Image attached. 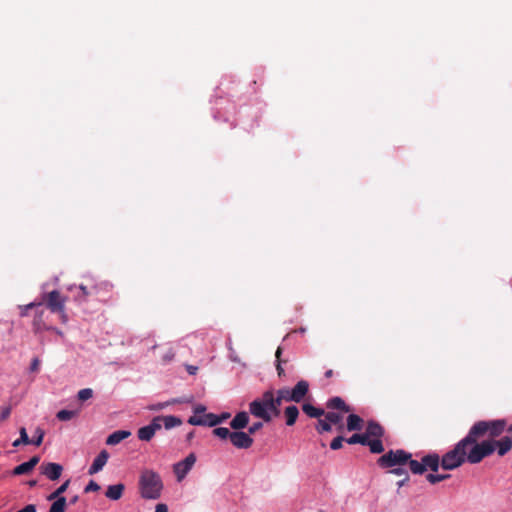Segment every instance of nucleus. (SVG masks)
<instances>
[{
    "instance_id": "nucleus-1",
    "label": "nucleus",
    "mask_w": 512,
    "mask_h": 512,
    "mask_svg": "<svg viewBox=\"0 0 512 512\" xmlns=\"http://www.w3.org/2000/svg\"><path fill=\"white\" fill-rule=\"evenodd\" d=\"M504 419L480 420L475 422L469 429L467 435L461 439L452 450L448 451L441 458V467L444 470H454L465 462L469 464L480 463L479 455L475 450L476 440H480L488 434L490 437H499L506 429Z\"/></svg>"
},
{
    "instance_id": "nucleus-2",
    "label": "nucleus",
    "mask_w": 512,
    "mask_h": 512,
    "mask_svg": "<svg viewBox=\"0 0 512 512\" xmlns=\"http://www.w3.org/2000/svg\"><path fill=\"white\" fill-rule=\"evenodd\" d=\"M281 401H278L273 390H267L262 394V397L255 399L249 405L250 413L262 419L265 422H270L272 417L280 415Z\"/></svg>"
},
{
    "instance_id": "nucleus-3",
    "label": "nucleus",
    "mask_w": 512,
    "mask_h": 512,
    "mask_svg": "<svg viewBox=\"0 0 512 512\" xmlns=\"http://www.w3.org/2000/svg\"><path fill=\"white\" fill-rule=\"evenodd\" d=\"M489 438L486 440H476L475 450L476 455H479L480 462L486 457L491 456L496 450L499 456L506 455L512 449V439L509 436H504L499 440H496L486 434Z\"/></svg>"
},
{
    "instance_id": "nucleus-4",
    "label": "nucleus",
    "mask_w": 512,
    "mask_h": 512,
    "mask_svg": "<svg viewBox=\"0 0 512 512\" xmlns=\"http://www.w3.org/2000/svg\"><path fill=\"white\" fill-rule=\"evenodd\" d=\"M163 488L162 480L153 470H144L139 479V490L144 499H158Z\"/></svg>"
},
{
    "instance_id": "nucleus-5",
    "label": "nucleus",
    "mask_w": 512,
    "mask_h": 512,
    "mask_svg": "<svg viewBox=\"0 0 512 512\" xmlns=\"http://www.w3.org/2000/svg\"><path fill=\"white\" fill-rule=\"evenodd\" d=\"M67 298L62 296L58 290H53L48 293H44L41 297V301L36 303L32 302L26 306V309H30L42 304H46L47 308L52 313H59L63 321L66 320L65 314V303Z\"/></svg>"
},
{
    "instance_id": "nucleus-6",
    "label": "nucleus",
    "mask_w": 512,
    "mask_h": 512,
    "mask_svg": "<svg viewBox=\"0 0 512 512\" xmlns=\"http://www.w3.org/2000/svg\"><path fill=\"white\" fill-rule=\"evenodd\" d=\"M411 454L402 450H390L378 458L377 464L381 468H393L397 465H404L410 460Z\"/></svg>"
},
{
    "instance_id": "nucleus-7",
    "label": "nucleus",
    "mask_w": 512,
    "mask_h": 512,
    "mask_svg": "<svg viewBox=\"0 0 512 512\" xmlns=\"http://www.w3.org/2000/svg\"><path fill=\"white\" fill-rule=\"evenodd\" d=\"M69 485L70 479H67L61 486H59L47 497V500L49 501L54 500L48 512H65L67 502L66 498L62 496V494L68 489Z\"/></svg>"
},
{
    "instance_id": "nucleus-8",
    "label": "nucleus",
    "mask_w": 512,
    "mask_h": 512,
    "mask_svg": "<svg viewBox=\"0 0 512 512\" xmlns=\"http://www.w3.org/2000/svg\"><path fill=\"white\" fill-rule=\"evenodd\" d=\"M190 425H198V426H209L214 427L221 423V419H218V415L213 413H206L202 416H191L188 421Z\"/></svg>"
},
{
    "instance_id": "nucleus-9",
    "label": "nucleus",
    "mask_w": 512,
    "mask_h": 512,
    "mask_svg": "<svg viewBox=\"0 0 512 512\" xmlns=\"http://www.w3.org/2000/svg\"><path fill=\"white\" fill-rule=\"evenodd\" d=\"M78 289L79 292L76 295V300L78 302H85L89 297L99 294L100 286L91 281L87 284H80Z\"/></svg>"
},
{
    "instance_id": "nucleus-10",
    "label": "nucleus",
    "mask_w": 512,
    "mask_h": 512,
    "mask_svg": "<svg viewBox=\"0 0 512 512\" xmlns=\"http://www.w3.org/2000/svg\"><path fill=\"white\" fill-rule=\"evenodd\" d=\"M230 442L238 449H248L253 445L252 437L242 431H233Z\"/></svg>"
},
{
    "instance_id": "nucleus-11",
    "label": "nucleus",
    "mask_w": 512,
    "mask_h": 512,
    "mask_svg": "<svg viewBox=\"0 0 512 512\" xmlns=\"http://www.w3.org/2000/svg\"><path fill=\"white\" fill-rule=\"evenodd\" d=\"M63 471L62 465L54 462H44L40 466V472L49 480L55 481L60 478Z\"/></svg>"
},
{
    "instance_id": "nucleus-12",
    "label": "nucleus",
    "mask_w": 512,
    "mask_h": 512,
    "mask_svg": "<svg viewBox=\"0 0 512 512\" xmlns=\"http://www.w3.org/2000/svg\"><path fill=\"white\" fill-rule=\"evenodd\" d=\"M161 429L159 419H152L151 423L147 426L141 427L137 431V436L142 441H150L155 435L156 431Z\"/></svg>"
},
{
    "instance_id": "nucleus-13",
    "label": "nucleus",
    "mask_w": 512,
    "mask_h": 512,
    "mask_svg": "<svg viewBox=\"0 0 512 512\" xmlns=\"http://www.w3.org/2000/svg\"><path fill=\"white\" fill-rule=\"evenodd\" d=\"M309 382L306 380H300L296 385L291 388V397L294 398L295 403L302 402L309 393Z\"/></svg>"
},
{
    "instance_id": "nucleus-14",
    "label": "nucleus",
    "mask_w": 512,
    "mask_h": 512,
    "mask_svg": "<svg viewBox=\"0 0 512 512\" xmlns=\"http://www.w3.org/2000/svg\"><path fill=\"white\" fill-rule=\"evenodd\" d=\"M424 471L431 470L433 472H437L439 467L441 466V459L438 454L430 453L421 458Z\"/></svg>"
},
{
    "instance_id": "nucleus-15",
    "label": "nucleus",
    "mask_w": 512,
    "mask_h": 512,
    "mask_svg": "<svg viewBox=\"0 0 512 512\" xmlns=\"http://www.w3.org/2000/svg\"><path fill=\"white\" fill-rule=\"evenodd\" d=\"M109 458V453L106 450H102L97 457L94 459L92 465L90 466L88 473L90 475H93L95 473H98L103 469V467L106 465Z\"/></svg>"
},
{
    "instance_id": "nucleus-16",
    "label": "nucleus",
    "mask_w": 512,
    "mask_h": 512,
    "mask_svg": "<svg viewBox=\"0 0 512 512\" xmlns=\"http://www.w3.org/2000/svg\"><path fill=\"white\" fill-rule=\"evenodd\" d=\"M326 408L331 410H338L344 413H348L352 410L351 407L347 405L345 401L339 396L328 399L326 402Z\"/></svg>"
},
{
    "instance_id": "nucleus-17",
    "label": "nucleus",
    "mask_w": 512,
    "mask_h": 512,
    "mask_svg": "<svg viewBox=\"0 0 512 512\" xmlns=\"http://www.w3.org/2000/svg\"><path fill=\"white\" fill-rule=\"evenodd\" d=\"M366 435L369 437L382 438L384 435V428L376 421H368L366 426Z\"/></svg>"
},
{
    "instance_id": "nucleus-18",
    "label": "nucleus",
    "mask_w": 512,
    "mask_h": 512,
    "mask_svg": "<svg viewBox=\"0 0 512 512\" xmlns=\"http://www.w3.org/2000/svg\"><path fill=\"white\" fill-rule=\"evenodd\" d=\"M249 423V416L246 412L242 411L237 413L232 421L230 422V426L234 430H240L245 428Z\"/></svg>"
},
{
    "instance_id": "nucleus-19",
    "label": "nucleus",
    "mask_w": 512,
    "mask_h": 512,
    "mask_svg": "<svg viewBox=\"0 0 512 512\" xmlns=\"http://www.w3.org/2000/svg\"><path fill=\"white\" fill-rule=\"evenodd\" d=\"M131 435V432L130 431H126V430H117L115 432H113L112 434H110L107 439H106V444L107 445H117L119 444L121 441H123L124 439L128 438L129 436Z\"/></svg>"
},
{
    "instance_id": "nucleus-20",
    "label": "nucleus",
    "mask_w": 512,
    "mask_h": 512,
    "mask_svg": "<svg viewBox=\"0 0 512 512\" xmlns=\"http://www.w3.org/2000/svg\"><path fill=\"white\" fill-rule=\"evenodd\" d=\"M364 426V420L356 415V414H350L347 417V430L348 431H360L363 429Z\"/></svg>"
},
{
    "instance_id": "nucleus-21",
    "label": "nucleus",
    "mask_w": 512,
    "mask_h": 512,
    "mask_svg": "<svg viewBox=\"0 0 512 512\" xmlns=\"http://www.w3.org/2000/svg\"><path fill=\"white\" fill-rule=\"evenodd\" d=\"M155 419L160 420L161 427L164 426L166 429H171L182 424V420L176 416H156Z\"/></svg>"
},
{
    "instance_id": "nucleus-22",
    "label": "nucleus",
    "mask_w": 512,
    "mask_h": 512,
    "mask_svg": "<svg viewBox=\"0 0 512 512\" xmlns=\"http://www.w3.org/2000/svg\"><path fill=\"white\" fill-rule=\"evenodd\" d=\"M125 486L121 483L108 486L105 496L111 500H119L124 492Z\"/></svg>"
},
{
    "instance_id": "nucleus-23",
    "label": "nucleus",
    "mask_w": 512,
    "mask_h": 512,
    "mask_svg": "<svg viewBox=\"0 0 512 512\" xmlns=\"http://www.w3.org/2000/svg\"><path fill=\"white\" fill-rule=\"evenodd\" d=\"M301 408L302 411L310 418L319 419L321 416L325 414V411L322 408L315 407L308 402L303 403Z\"/></svg>"
},
{
    "instance_id": "nucleus-24",
    "label": "nucleus",
    "mask_w": 512,
    "mask_h": 512,
    "mask_svg": "<svg viewBox=\"0 0 512 512\" xmlns=\"http://www.w3.org/2000/svg\"><path fill=\"white\" fill-rule=\"evenodd\" d=\"M284 416L286 419V425L293 426L296 423L297 418L299 416L298 407L295 405H290V406L286 407L284 410Z\"/></svg>"
},
{
    "instance_id": "nucleus-25",
    "label": "nucleus",
    "mask_w": 512,
    "mask_h": 512,
    "mask_svg": "<svg viewBox=\"0 0 512 512\" xmlns=\"http://www.w3.org/2000/svg\"><path fill=\"white\" fill-rule=\"evenodd\" d=\"M43 316H44V311L41 310V311H38L34 317V320H33V329L34 331L37 333V332H41L43 330H49L51 329L49 326L46 325V323L44 322L43 320Z\"/></svg>"
},
{
    "instance_id": "nucleus-26",
    "label": "nucleus",
    "mask_w": 512,
    "mask_h": 512,
    "mask_svg": "<svg viewBox=\"0 0 512 512\" xmlns=\"http://www.w3.org/2000/svg\"><path fill=\"white\" fill-rule=\"evenodd\" d=\"M278 401L283 402H294V398L291 397V388L283 387L274 392Z\"/></svg>"
},
{
    "instance_id": "nucleus-27",
    "label": "nucleus",
    "mask_w": 512,
    "mask_h": 512,
    "mask_svg": "<svg viewBox=\"0 0 512 512\" xmlns=\"http://www.w3.org/2000/svg\"><path fill=\"white\" fill-rule=\"evenodd\" d=\"M325 416L326 420H328V422L332 425V424H335V425H338V430L339 431H342L343 429V425H342V415L337 413V412H333V411H329V412H325V414L323 415Z\"/></svg>"
},
{
    "instance_id": "nucleus-28",
    "label": "nucleus",
    "mask_w": 512,
    "mask_h": 512,
    "mask_svg": "<svg viewBox=\"0 0 512 512\" xmlns=\"http://www.w3.org/2000/svg\"><path fill=\"white\" fill-rule=\"evenodd\" d=\"M173 471L177 477V480L180 482L186 477V475L188 474V472L190 470L184 464L183 461H180V462H177L176 464H174Z\"/></svg>"
},
{
    "instance_id": "nucleus-29",
    "label": "nucleus",
    "mask_w": 512,
    "mask_h": 512,
    "mask_svg": "<svg viewBox=\"0 0 512 512\" xmlns=\"http://www.w3.org/2000/svg\"><path fill=\"white\" fill-rule=\"evenodd\" d=\"M370 449V452L373 454H380L384 451V446L381 438L368 439L367 445Z\"/></svg>"
},
{
    "instance_id": "nucleus-30",
    "label": "nucleus",
    "mask_w": 512,
    "mask_h": 512,
    "mask_svg": "<svg viewBox=\"0 0 512 512\" xmlns=\"http://www.w3.org/2000/svg\"><path fill=\"white\" fill-rule=\"evenodd\" d=\"M346 442L348 444H361V445H367L368 443V435L364 434H353L350 438L346 439Z\"/></svg>"
},
{
    "instance_id": "nucleus-31",
    "label": "nucleus",
    "mask_w": 512,
    "mask_h": 512,
    "mask_svg": "<svg viewBox=\"0 0 512 512\" xmlns=\"http://www.w3.org/2000/svg\"><path fill=\"white\" fill-rule=\"evenodd\" d=\"M407 463L409 464V468L413 474H423L425 472L422 461L419 462L410 458Z\"/></svg>"
},
{
    "instance_id": "nucleus-32",
    "label": "nucleus",
    "mask_w": 512,
    "mask_h": 512,
    "mask_svg": "<svg viewBox=\"0 0 512 512\" xmlns=\"http://www.w3.org/2000/svg\"><path fill=\"white\" fill-rule=\"evenodd\" d=\"M76 415H77L76 411L63 409V410H60L56 414V417L60 421H68V420H71L72 418H74Z\"/></svg>"
},
{
    "instance_id": "nucleus-33",
    "label": "nucleus",
    "mask_w": 512,
    "mask_h": 512,
    "mask_svg": "<svg viewBox=\"0 0 512 512\" xmlns=\"http://www.w3.org/2000/svg\"><path fill=\"white\" fill-rule=\"evenodd\" d=\"M232 433L233 432H231L226 427H217L213 430V434L215 436L219 437L220 439H229L230 440Z\"/></svg>"
},
{
    "instance_id": "nucleus-34",
    "label": "nucleus",
    "mask_w": 512,
    "mask_h": 512,
    "mask_svg": "<svg viewBox=\"0 0 512 512\" xmlns=\"http://www.w3.org/2000/svg\"><path fill=\"white\" fill-rule=\"evenodd\" d=\"M281 354H282V349H281V347H278L276 350V353H275V357H276V362H277L276 370H277V374L279 377L285 376V371L282 367Z\"/></svg>"
},
{
    "instance_id": "nucleus-35",
    "label": "nucleus",
    "mask_w": 512,
    "mask_h": 512,
    "mask_svg": "<svg viewBox=\"0 0 512 512\" xmlns=\"http://www.w3.org/2000/svg\"><path fill=\"white\" fill-rule=\"evenodd\" d=\"M45 432L42 428L37 427L34 433V437L31 439V444L40 446L43 442Z\"/></svg>"
},
{
    "instance_id": "nucleus-36",
    "label": "nucleus",
    "mask_w": 512,
    "mask_h": 512,
    "mask_svg": "<svg viewBox=\"0 0 512 512\" xmlns=\"http://www.w3.org/2000/svg\"><path fill=\"white\" fill-rule=\"evenodd\" d=\"M450 478V474H428L426 479L431 484H436Z\"/></svg>"
},
{
    "instance_id": "nucleus-37",
    "label": "nucleus",
    "mask_w": 512,
    "mask_h": 512,
    "mask_svg": "<svg viewBox=\"0 0 512 512\" xmlns=\"http://www.w3.org/2000/svg\"><path fill=\"white\" fill-rule=\"evenodd\" d=\"M316 430L318 433L330 432L332 430V426L326 418L324 420L319 418Z\"/></svg>"
},
{
    "instance_id": "nucleus-38",
    "label": "nucleus",
    "mask_w": 512,
    "mask_h": 512,
    "mask_svg": "<svg viewBox=\"0 0 512 512\" xmlns=\"http://www.w3.org/2000/svg\"><path fill=\"white\" fill-rule=\"evenodd\" d=\"M32 469L29 467L27 462H24L13 469V475H24L31 472Z\"/></svg>"
},
{
    "instance_id": "nucleus-39",
    "label": "nucleus",
    "mask_w": 512,
    "mask_h": 512,
    "mask_svg": "<svg viewBox=\"0 0 512 512\" xmlns=\"http://www.w3.org/2000/svg\"><path fill=\"white\" fill-rule=\"evenodd\" d=\"M176 403H182V401L178 400V399H172L171 401H167V402H164V403H157V404L151 405L149 407V409L153 410V411H157V410L164 409L165 407H167V406H169L171 404H176Z\"/></svg>"
},
{
    "instance_id": "nucleus-40",
    "label": "nucleus",
    "mask_w": 512,
    "mask_h": 512,
    "mask_svg": "<svg viewBox=\"0 0 512 512\" xmlns=\"http://www.w3.org/2000/svg\"><path fill=\"white\" fill-rule=\"evenodd\" d=\"M78 399L80 401H86L90 398H92L93 396V390L90 389V388H84V389H81L79 392H78Z\"/></svg>"
},
{
    "instance_id": "nucleus-41",
    "label": "nucleus",
    "mask_w": 512,
    "mask_h": 512,
    "mask_svg": "<svg viewBox=\"0 0 512 512\" xmlns=\"http://www.w3.org/2000/svg\"><path fill=\"white\" fill-rule=\"evenodd\" d=\"M344 440H345V439H344V437H342V436H337V437H335V438L331 441V443H330V448H331L332 450H338V449L342 448V445H343V441H344Z\"/></svg>"
},
{
    "instance_id": "nucleus-42",
    "label": "nucleus",
    "mask_w": 512,
    "mask_h": 512,
    "mask_svg": "<svg viewBox=\"0 0 512 512\" xmlns=\"http://www.w3.org/2000/svg\"><path fill=\"white\" fill-rule=\"evenodd\" d=\"M101 489L100 485L96 483L94 480H91L88 485L85 487L84 492H97Z\"/></svg>"
},
{
    "instance_id": "nucleus-43",
    "label": "nucleus",
    "mask_w": 512,
    "mask_h": 512,
    "mask_svg": "<svg viewBox=\"0 0 512 512\" xmlns=\"http://www.w3.org/2000/svg\"><path fill=\"white\" fill-rule=\"evenodd\" d=\"M20 433V441L23 442L24 445L31 444V439L28 437L27 431L24 427L19 429Z\"/></svg>"
},
{
    "instance_id": "nucleus-44",
    "label": "nucleus",
    "mask_w": 512,
    "mask_h": 512,
    "mask_svg": "<svg viewBox=\"0 0 512 512\" xmlns=\"http://www.w3.org/2000/svg\"><path fill=\"white\" fill-rule=\"evenodd\" d=\"M184 464L188 467L189 470L192 469L196 462V456L194 453H190L184 460H182Z\"/></svg>"
},
{
    "instance_id": "nucleus-45",
    "label": "nucleus",
    "mask_w": 512,
    "mask_h": 512,
    "mask_svg": "<svg viewBox=\"0 0 512 512\" xmlns=\"http://www.w3.org/2000/svg\"><path fill=\"white\" fill-rule=\"evenodd\" d=\"M175 356V353L173 351L172 348H170L163 356H162V360L164 363H169L170 361L173 360Z\"/></svg>"
},
{
    "instance_id": "nucleus-46",
    "label": "nucleus",
    "mask_w": 512,
    "mask_h": 512,
    "mask_svg": "<svg viewBox=\"0 0 512 512\" xmlns=\"http://www.w3.org/2000/svg\"><path fill=\"white\" fill-rule=\"evenodd\" d=\"M263 427V423L262 422H255L253 423L249 429H248V434H254L256 433L258 430H260L261 428Z\"/></svg>"
},
{
    "instance_id": "nucleus-47",
    "label": "nucleus",
    "mask_w": 512,
    "mask_h": 512,
    "mask_svg": "<svg viewBox=\"0 0 512 512\" xmlns=\"http://www.w3.org/2000/svg\"><path fill=\"white\" fill-rule=\"evenodd\" d=\"M11 414V408L10 407H3L0 414L1 420H6Z\"/></svg>"
},
{
    "instance_id": "nucleus-48",
    "label": "nucleus",
    "mask_w": 512,
    "mask_h": 512,
    "mask_svg": "<svg viewBox=\"0 0 512 512\" xmlns=\"http://www.w3.org/2000/svg\"><path fill=\"white\" fill-rule=\"evenodd\" d=\"M390 473L398 475V476H404V475L408 474L407 471L401 467L391 469Z\"/></svg>"
},
{
    "instance_id": "nucleus-49",
    "label": "nucleus",
    "mask_w": 512,
    "mask_h": 512,
    "mask_svg": "<svg viewBox=\"0 0 512 512\" xmlns=\"http://www.w3.org/2000/svg\"><path fill=\"white\" fill-rule=\"evenodd\" d=\"M39 365H40V361L38 358H34L31 362V365H30V370L32 372H37L38 369H39Z\"/></svg>"
},
{
    "instance_id": "nucleus-50",
    "label": "nucleus",
    "mask_w": 512,
    "mask_h": 512,
    "mask_svg": "<svg viewBox=\"0 0 512 512\" xmlns=\"http://www.w3.org/2000/svg\"><path fill=\"white\" fill-rule=\"evenodd\" d=\"M205 411H206V407L204 405L199 404L194 407V414L196 416H198V414H203V415L206 414Z\"/></svg>"
},
{
    "instance_id": "nucleus-51",
    "label": "nucleus",
    "mask_w": 512,
    "mask_h": 512,
    "mask_svg": "<svg viewBox=\"0 0 512 512\" xmlns=\"http://www.w3.org/2000/svg\"><path fill=\"white\" fill-rule=\"evenodd\" d=\"M40 457L39 456H33L29 461H27L29 467L33 470L34 467L39 463Z\"/></svg>"
},
{
    "instance_id": "nucleus-52",
    "label": "nucleus",
    "mask_w": 512,
    "mask_h": 512,
    "mask_svg": "<svg viewBox=\"0 0 512 512\" xmlns=\"http://www.w3.org/2000/svg\"><path fill=\"white\" fill-rule=\"evenodd\" d=\"M155 512H168V507L166 504L159 503L156 505Z\"/></svg>"
},
{
    "instance_id": "nucleus-53",
    "label": "nucleus",
    "mask_w": 512,
    "mask_h": 512,
    "mask_svg": "<svg viewBox=\"0 0 512 512\" xmlns=\"http://www.w3.org/2000/svg\"><path fill=\"white\" fill-rule=\"evenodd\" d=\"M186 370L190 375H195L198 371V367L193 365H186Z\"/></svg>"
},
{
    "instance_id": "nucleus-54",
    "label": "nucleus",
    "mask_w": 512,
    "mask_h": 512,
    "mask_svg": "<svg viewBox=\"0 0 512 512\" xmlns=\"http://www.w3.org/2000/svg\"><path fill=\"white\" fill-rule=\"evenodd\" d=\"M409 481V475H404L403 479L397 482V486L400 488L404 486Z\"/></svg>"
},
{
    "instance_id": "nucleus-55",
    "label": "nucleus",
    "mask_w": 512,
    "mask_h": 512,
    "mask_svg": "<svg viewBox=\"0 0 512 512\" xmlns=\"http://www.w3.org/2000/svg\"><path fill=\"white\" fill-rule=\"evenodd\" d=\"M230 416L229 413H223L221 415H218V419H221V423L224 422L226 419H228Z\"/></svg>"
},
{
    "instance_id": "nucleus-56",
    "label": "nucleus",
    "mask_w": 512,
    "mask_h": 512,
    "mask_svg": "<svg viewBox=\"0 0 512 512\" xmlns=\"http://www.w3.org/2000/svg\"><path fill=\"white\" fill-rule=\"evenodd\" d=\"M333 370L329 369L325 372V377L326 378H331L333 376Z\"/></svg>"
},
{
    "instance_id": "nucleus-57",
    "label": "nucleus",
    "mask_w": 512,
    "mask_h": 512,
    "mask_svg": "<svg viewBox=\"0 0 512 512\" xmlns=\"http://www.w3.org/2000/svg\"><path fill=\"white\" fill-rule=\"evenodd\" d=\"M194 437V431H191L187 434L186 439L187 441H191Z\"/></svg>"
},
{
    "instance_id": "nucleus-58",
    "label": "nucleus",
    "mask_w": 512,
    "mask_h": 512,
    "mask_svg": "<svg viewBox=\"0 0 512 512\" xmlns=\"http://www.w3.org/2000/svg\"><path fill=\"white\" fill-rule=\"evenodd\" d=\"M78 500H79V497L77 495H75L74 497L71 498L70 503L75 504L78 502Z\"/></svg>"
},
{
    "instance_id": "nucleus-59",
    "label": "nucleus",
    "mask_w": 512,
    "mask_h": 512,
    "mask_svg": "<svg viewBox=\"0 0 512 512\" xmlns=\"http://www.w3.org/2000/svg\"><path fill=\"white\" fill-rule=\"evenodd\" d=\"M21 444H23V442H21V441H20V438H19V439H17V440H15V441L13 442V446H14V447H18V446H20Z\"/></svg>"
},
{
    "instance_id": "nucleus-60",
    "label": "nucleus",
    "mask_w": 512,
    "mask_h": 512,
    "mask_svg": "<svg viewBox=\"0 0 512 512\" xmlns=\"http://www.w3.org/2000/svg\"><path fill=\"white\" fill-rule=\"evenodd\" d=\"M28 484H29L30 487H33V486H35L37 484V481L36 480H30L28 482Z\"/></svg>"
},
{
    "instance_id": "nucleus-61",
    "label": "nucleus",
    "mask_w": 512,
    "mask_h": 512,
    "mask_svg": "<svg viewBox=\"0 0 512 512\" xmlns=\"http://www.w3.org/2000/svg\"><path fill=\"white\" fill-rule=\"evenodd\" d=\"M507 431L512 435V424L507 428Z\"/></svg>"
},
{
    "instance_id": "nucleus-62",
    "label": "nucleus",
    "mask_w": 512,
    "mask_h": 512,
    "mask_svg": "<svg viewBox=\"0 0 512 512\" xmlns=\"http://www.w3.org/2000/svg\"><path fill=\"white\" fill-rule=\"evenodd\" d=\"M320 512H323V511H320Z\"/></svg>"
}]
</instances>
